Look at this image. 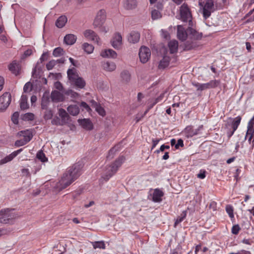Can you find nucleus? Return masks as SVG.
<instances>
[{
  "mask_svg": "<svg viewBox=\"0 0 254 254\" xmlns=\"http://www.w3.org/2000/svg\"><path fill=\"white\" fill-rule=\"evenodd\" d=\"M82 167V163L78 162L68 168L54 188L60 191L70 186L80 176Z\"/></svg>",
  "mask_w": 254,
  "mask_h": 254,
  "instance_id": "nucleus-1",
  "label": "nucleus"
},
{
  "mask_svg": "<svg viewBox=\"0 0 254 254\" xmlns=\"http://www.w3.org/2000/svg\"><path fill=\"white\" fill-rule=\"evenodd\" d=\"M123 163V160H115L107 162L103 170L102 178L105 181H108L117 173Z\"/></svg>",
  "mask_w": 254,
  "mask_h": 254,
  "instance_id": "nucleus-2",
  "label": "nucleus"
},
{
  "mask_svg": "<svg viewBox=\"0 0 254 254\" xmlns=\"http://www.w3.org/2000/svg\"><path fill=\"white\" fill-rule=\"evenodd\" d=\"M199 5L203 6L202 14L205 19L210 17L212 12L223 7L222 4L218 2L217 0H206L204 5L199 2Z\"/></svg>",
  "mask_w": 254,
  "mask_h": 254,
  "instance_id": "nucleus-3",
  "label": "nucleus"
},
{
  "mask_svg": "<svg viewBox=\"0 0 254 254\" xmlns=\"http://www.w3.org/2000/svg\"><path fill=\"white\" fill-rule=\"evenodd\" d=\"M179 12L180 19L184 22H188L189 25L192 26V14L188 5L186 3H184L180 7Z\"/></svg>",
  "mask_w": 254,
  "mask_h": 254,
  "instance_id": "nucleus-4",
  "label": "nucleus"
},
{
  "mask_svg": "<svg viewBox=\"0 0 254 254\" xmlns=\"http://www.w3.org/2000/svg\"><path fill=\"white\" fill-rule=\"evenodd\" d=\"M14 209H3L0 211V223L3 224L10 223L12 220L16 218Z\"/></svg>",
  "mask_w": 254,
  "mask_h": 254,
  "instance_id": "nucleus-5",
  "label": "nucleus"
},
{
  "mask_svg": "<svg viewBox=\"0 0 254 254\" xmlns=\"http://www.w3.org/2000/svg\"><path fill=\"white\" fill-rule=\"evenodd\" d=\"M241 117L239 116L234 119L233 122L231 124L227 123L226 125V128L227 129V134L228 138L231 137L234 132L236 130L241 123Z\"/></svg>",
  "mask_w": 254,
  "mask_h": 254,
  "instance_id": "nucleus-6",
  "label": "nucleus"
},
{
  "mask_svg": "<svg viewBox=\"0 0 254 254\" xmlns=\"http://www.w3.org/2000/svg\"><path fill=\"white\" fill-rule=\"evenodd\" d=\"M11 101L10 93L5 92L0 96V112H4L9 106Z\"/></svg>",
  "mask_w": 254,
  "mask_h": 254,
  "instance_id": "nucleus-7",
  "label": "nucleus"
},
{
  "mask_svg": "<svg viewBox=\"0 0 254 254\" xmlns=\"http://www.w3.org/2000/svg\"><path fill=\"white\" fill-rule=\"evenodd\" d=\"M151 52L150 49L145 46H142L139 50V56L142 63H146L150 59Z\"/></svg>",
  "mask_w": 254,
  "mask_h": 254,
  "instance_id": "nucleus-8",
  "label": "nucleus"
},
{
  "mask_svg": "<svg viewBox=\"0 0 254 254\" xmlns=\"http://www.w3.org/2000/svg\"><path fill=\"white\" fill-rule=\"evenodd\" d=\"M106 18V11L104 9L100 10L93 22L94 26H100L103 24Z\"/></svg>",
  "mask_w": 254,
  "mask_h": 254,
  "instance_id": "nucleus-9",
  "label": "nucleus"
},
{
  "mask_svg": "<svg viewBox=\"0 0 254 254\" xmlns=\"http://www.w3.org/2000/svg\"><path fill=\"white\" fill-rule=\"evenodd\" d=\"M33 135L31 133L29 132H24L23 138L16 141L15 142V145L18 147L23 146L30 141Z\"/></svg>",
  "mask_w": 254,
  "mask_h": 254,
  "instance_id": "nucleus-10",
  "label": "nucleus"
},
{
  "mask_svg": "<svg viewBox=\"0 0 254 254\" xmlns=\"http://www.w3.org/2000/svg\"><path fill=\"white\" fill-rule=\"evenodd\" d=\"M84 36L87 38L88 39L91 40L95 43H96L98 45L100 44L99 42V38L96 33L92 30H86L84 32Z\"/></svg>",
  "mask_w": 254,
  "mask_h": 254,
  "instance_id": "nucleus-11",
  "label": "nucleus"
},
{
  "mask_svg": "<svg viewBox=\"0 0 254 254\" xmlns=\"http://www.w3.org/2000/svg\"><path fill=\"white\" fill-rule=\"evenodd\" d=\"M189 33L188 32V29L186 30L183 26H178L177 37L180 40L182 41H185L187 37L189 36Z\"/></svg>",
  "mask_w": 254,
  "mask_h": 254,
  "instance_id": "nucleus-12",
  "label": "nucleus"
},
{
  "mask_svg": "<svg viewBox=\"0 0 254 254\" xmlns=\"http://www.w3.org/2000/svg\"><path fill=\"white\" fill-rule=\"evenodd\" d=\"M164 192L159 189L154 190L152 194V200L154 202H160L162 200V197L164 195Z\"/></svg>",
  "mask_w": 254,
  "mask_h": 254,
  "instance_id": "nucleus-13",
  "label": "nucleus"
},
{
  "mask_svg": "<svg viewBox=\"0 0 254 254\" xmlns=\"http://www.w3.org/2000/svg\"><path fill=\"white\" fill-rule=\"evenodd\" d=\"M112 46L115 49H119L122 44V37L121 35L117 33L115 34L111 41Z\"/></svg>",
  "mask_w": 254,
  "mask_h": 254,
  "instance_id": "nucleus-14",
  "label": "nucleus"
},
{
  "mask_svg": "<svg viewBox=\"0 0 254 254\" xmlns=\"http://www.w3.org/2000/svg\"><path fill=\"white\" fill-rule=\"evenodd\" d=\"M78 122L83 128L86 130H91L93 128V124L89 119H78Z\"/></svg>",
  "mask_w": 254,
  "mask_h": 254,
  "instance_id": "nucleus-15",
  "label": "nucleus"
},
{
  "mask_svg": "<svg viewBox=\"0 0 254 254\" xmlns=\"http://www.w3.org/2000/svg\"><path fill=\"white\" fill-rule=\"evenodd\" d=\"M220 83L219 80H211L210 82L206 83L201 84L200 91H203L205 89L213 88L217 87Z\"/></svg>",
  "mask_w": 254,
  "mask_h": 254,
  "instance_id": "nucleus-16",
  "label": "nucleus"
},
{
  "mask_svg": "<svg viewBox=\"0 0 254 254\" xmlns=\"http://www.w3.org/2000/svg\"><path fill=\"white\" fill-rule=\"evenodd\" d=\"M188 32H189V37L194 40H199L202 37V33H198L195 29L191 27H189L188 28Z\"/></svg>",
  "mask_w": 254,
  "mask_h": 254,
  "instance_id": "nucleus-17",
  "label": "nucleus"
},
{
  "mask_svg": "<svg viewBox=\"0 0 254 254\" xmlns=\"http://www.w3.org/2000/svg\"><path fill=\"white\" fill-rule=\"evenodd\" d=\"M9 70L15 75L20 73V65L16 61H13L8 65Z\"/></svg>",
  "mask_w": 254,
  "mask_h": 254,
  "instance_id": "nucleus-18",
  "label": "nucleus"
},
{
  "mask_svg": "<svg viewBox=\"0 0 254 254\" xmlns=\"http://www.w3.org/2000/svg\"><path fill=\"white\" fill-rule=\"evenodd\" d=\"M102 66L103 69L109 72H112L116 68V64L112 62H104L102 63Z\"/></svg>",
  "mask_w": 254,
  "mask_h": 254,
  "instance_id": "nucleus-19",
  "label": "nucleus"
},
{
  "mask_svg": "<svg viewBox=\"0 0 254 254\" xmlns=\"http://www.w3.org/2000/svg\"><path fill=\"white\" fill-rule=\"evenodd\" d=\"M67 74L71 83L79 77L77 73L76 69L74 67L68 69Z\"/></svg>",
  "mask_w": 254,
  "mask_h": 254,
  "instance_id": "nucleus-20",
  "label": "nucleus"
},
{
  "mask_svg": "<svg viewBox=\"0 0 254 254\" xmlns=\"http://www.w3.org/2000/svg\"><path fill=\"white\" fill-rule=\"evenodd\" d=\"M127 39L130 43H136L139 40L140 34L138 32L132 31L129 33Z\"/></svg>",
  "mask_w": 254,
  "mask_h": 254,
  "instance_id": "nucleus-21",
  "label": "nucleus"
},
{
  "mask_svg": "<svg viewBox=\"0 0 254 254\" xmlns=\"http://www.w3.org/2000/svg\"><path fill=\"white\" fill-rule=\"evenodd\" d=\"M101 56L103 58H116L117 56V54L112 49H107L102 51L101 53Z\"/></svg>",
  "mask_w": 254,
  "mask_h": 254,
  "instance_id": "nucleus-22",
  "label": "nucleus"
},
{
  "mask_svg": "<svg viewBox=\"0 0 254 254\" xmlns=\"http://www.w3.org/2000/svg\"><path fill=\"white\" fill-rule=\"evenodd\" d=\"M76 39V36L73 34H67L64 38V42L68 45H72L75 43Z\"/></svg>",
  "mask_w": 254,
  "mask_h": 254,
  "instance_id": "nucleus-23",
  "label": "nucleus"
},
{
  "mask_svg": "<svg viewBox=\"0 0 254 254\" xmlns=\"http://www.w3.org/2000/svg\"><path fill=\"white\" fill-rule=\"evenodd\" d=\"M51 98L53 102H60L63 100V95L59 91L54 90L52 92Z\"/></svg>",
  "mask_w": 254,
  "mask_h": 254,
  "instance_id": "nucleus-24",
  "label": "nucleus"
},
{
  "mask_svg": "<svg viewBox=\"0 0 254 254\" xmlns=\"http://www.w3.org/2000/svg\"><path fill=\"white\" fill-rule=\"evenodd\" d=\"M28 97L26 95L22 94L20 101V107L21 110H24L29 108L27 103Z\"/></svg>",
  "mask_w": 254,
  "mask_h": 254,
  "instance_id": "nucleus-25",
  "label": "nucleus"
},
{
  "mask_svg": "<svg viewBox=\"0 0 254 254\" xmlns=\"http://www.w3.org/2000/svg\"><path fill=\"white\" fill-rule=\"evenodd\" d=\"M168 47L169 48L170 53L171 54H174L177 53L178 49V43L176 40L170 41L168 43Z\"/></svg>",
  "mask_w": 254,
  "mask_h": 254,
  "instance_id": "nucleus-26",
  "label": "nucleus"
},
{
  "mask_svg": "<svg viewBox=\"0 0 254 254\" xmlns=\"http://www.w3.org/2000/svg\"><path fill=\"white\" fill-rule=\"evenodd\" d=\"M71 84L77 88L82 89L85 87L86 83L85 80L82 77H79L75 80H74Z\"/></svg>",
  "mask_w": 254,
  "mask_h": 254,
  "instance_id": "nucleus-27",
  "label": "nucleus"
},
{
  "mask_svg": "<svg viewBox=\"0 0 254 254\" xmlns=\"http://www.w3.org/2000/svg\"><path fill=\"white\" fill-rule=\"evenodd\" d=\"M59 114L62 119V121L64 123H66L69 120V116L66 111L62 108H61L59 110Z\"/></svg>",
  "mask_w": 254,
  "mask_h": 254,
  "instance_id": "nucleus-28",
  "label": "nucleus"
},
{
  "mask_svg": "<svg viewBox=\"0 0 254 254\" xmlns=\"http://www.w3.org/2000/svg\"><path fill=\"white\" fill-rule=\"evenodd\" d=\"M67 22V18L64 15L61 16L56 21V25L60 28H63Z\"/></svg>",
  "mask_w": 254,
  "mask_h": 254,
  "instance_id": "nucleus-29",
  "label": "nucleus"
},
{
  "mask_svg": "<svg viewBox=\"0 0 254 254\" xmlns=\"http://www.w3.org/2000/svg\"><path fill=\"white\" fill-rule=\"evenodd\" d=\"M125 7L127 9H132L137 6L136 0H127L124 4Z\"/></svg>",
  "mask_w": 254,
  "mask_h": 254,
  "instance_id": "nucleus-30",
  "label": "nucleus"
},
{
  "mask_svg": "<svg viewBox=\"0 0 254 254\" xmlns=\"http://www.w3.org/2000/svg\"><path fill=\"white\" fill-rule=\"evenodd\" d=\"M68 112L72 116H76L79 114V109L77 105H70L67 108Z\"/></svg>",
  "mask_w": 254,
  "mask_h": 254,
  "instance_id": "nucleus-31",
  "label": "nucleus"
},
{
  "mask_svg": "<svg viewBox=\"0 0 254 254\" xmlns=\"http://www.w3.org/2000/svg\"><path fill=\"white\" fill-rule=\"evenodd\" d=\"M170 63V58L169 57L164 56L163 57L162 60L160 61L159 64L158 65L159 68L163 69L168 66Z\"/></svg>",
  "mask_w": 254,
  "mask_h": 254,
  "instance_id": "nucleus-32",
  "label": "nucleus"
},
{
  "mask_svg": "<svg viewBox=\"0 0 254 254\" xmlns=\"http://www.w3.org/2000/svg\"><path fill=\"white\" fill-rule=\"evenodd\" d=\"M121 77L125 82H128L130 79V74L127 70H124L121 73Z\"/></svg>",
  "mask_w": 254,
  "mask_h": 254,
  "instance_id": "nucleus-33",
  "label": "nucleus"
},
{
  "mask_svg": "<svg viewBox=\"0 0 254 254\" xmlns=\"http://www.w3.org/2000/svg\"><path fill=\"white\" fill-rule=\"evenodd\" d=\"M187 214V211H183L181 215L177 218L176 219L175 224L174 227H176L177 225L179 224L180 223L182 222L186 217Z\"/></svg>",
  "mask_w": 254,
  "mask_h": 254,
  "instance_id": "nucleus-34",
  "label": "nucleus"
},
{
  "mask_svg": "<svg viewBox=\"0 0 254 254\" xmlns=\"http://www.w3.org/2000/svg\"><path fill=\"white\" fill-rule=\"evenodd\" d=\"M21 119L25 121H33L34 119V115L31 113H27L21 116Z\"/></svg>",
  "mask_w": 254,
  "mask_h": 254,
  "instance_id": "nucleus-35",
  "label": "nucleus"
},
{
  "mask_svg": "<svg viewBox=\"0 0 254 254\" xmlns=\"http://www.w3.org/2000/svg\"><path fill=\"white\" fill-rule=\"evenodd\" d=\"M94 249L97 248L105 249L106 246L104 241H96L92 243Z\"/></svg>",
  "mask_w": 254,
  "mask_h": 254,
  "instance_id": "nucleus-36",
  "label": "nucleus"
},
{
  "mask_svg": "<svg viewBox=\"0 0 254 254\" xmlns=\"http://www.w3.org/2000/svg\"><path fill=\"white\" fill-rule=\"evenodd\" d=\"M82 47L84 51L87 54H91L93 51V46L92 45L89 44L88 43H84L82 45Z\"/></svg>",
  "mask_w": 254,
  "mask_h": 254,
  "instance_id": "nucleus-37",
  "label": "nucleus"
},
{
  "mask_svg": "<svg viewBox=\"0 0 254 254\" xmlns=\"http://www.w3.org/2000/svg\"><path fill=\"white\" fill-rule=\"evenodd\" d=\"M121 144H119L116 145H115L114 147L112 148L109 151V154L107 156V158H113L114 157V154L115 153L116 151H117L120 147Z\"/></svg>",
  "mask_w": 254,
  "mask_h": 254,
  "instance_id": "nucleus-38",
  "label": "nucleus"
},
{
  "mask_svg": "<svg viewBox=\"0 0 254 254\" xmlns=\"http://www.w3.org/2000/svg\"><path fill=\"white\" fill-rule=\"evenodd\" d=\"M226 211L229 215V216L231 218H234V208L231 205H227L226 206Z\"/></svg>",
  "mask_w": 254,
  "mask_h": 254,
  "instance_id": "nucleus-39",
  "label": "nucleus"
},
{
  "mask_svg": "<svg viewBox=\"0 0 254 254\" xmlns=\"http://www.w3.org/2000/svg\"><path fill=\"white\" fill-rule=\"evenodd\" d=\"M64 51L63 49L60 47L54 49L53 55L55 57H60L63 55H64Z\"/></svg>",
  "mask_w": 254,
  "mask_h": 254,
  "instance_id": "nucleus-40",
  "label": "nucleus"
},
{
  "mask_svg": "<svg viewBox=\"0 0 254 254\" xmlns=\"http://www.w3.org/2000/svg\"><path fill=\"white\" fill-rule=\"evenodd\" d=\"M151 17L152 19L156 20L161 17V14L158 10L154 9L151 12Z\"/></svg>",
  "mask_w": 254,
  "mask_h": 254,
  "instance_id": "nucleus-41",
  "label": "nucleus"
},
{
  "mask_svg": "<svg viewBox=\"0 0 254 254\" xmlns=\"http://www.w3.org/2000/svg\"><path fill=\"white\" fill-rule=\"evenodd\" d=\"M195 47V44L193 42L190 43L189 41H187L186 43H185L184 45V50L186 51L190 50Z\"/></svg>",
  "mask_w": 254,
  "mask_h": 254,
  "instance_id": "nucleus-42",
  "label": "nucleus"
},
{
  "mask_svg": "<svg viewBox=\"0 0 254 254\" xmlns=\"http://www.w3.org/2000/svg\"><path fill=\"white\" fill-rule=\"evenodd\" d=\"M22 151V149H18L17 151H15L11 153L9 155H6L4 157L3 159H13L15 158L18 153H19Z\"/></svg>",
  "mask_w": 254,
  "mask_h": 254,
  "instance_id": "nucleus-43",
  "label": "nucleus"
},
{
  "mask_svg": "<svg viewBox=\"0 0 254 254\" xmlns=\"http://www.w3.org/2000/svg\"><path fill=\"white\" fill-rule=\"evenodd\" d=\"M202 127V126L201 127H199V128H201ZM186 130L189 131V134L190 136H193L194 135H196L197 134V130H198L199 129H195L194 131L193 129L190 127H188L186 128Z\"/></svg>",
  "mask_w": 254,
  "mask_h": 254,
  "instance_id": "nucleus-44",
  "label": "nucleus"
},
{
  "mask_svg": "<svg viewBox=\"0 0 254 254\" xmlns=\"http://www.w3.org/2000/svg\"><path fill=\"white\" fill-rule=\"evenodd\" d=\"M19 113L18 112H14L11 116V121L15 125L18 123Z\"/></svg>",
  "mask_w": 254,
  "mask_h": 254,
  "instance_id": "nucleus-45",
  "label": "nucleus"
},
{
  "mask_svg": "<svg viewBox=\"0 0 254 254\" xmlns=\"http://www.w3.org/2000/svg\"><path fill=\"white\" fill-rule=\"evenodd\" d=\"M49 101V98L43 96L42 98L41 107L42 109H46Z\"/></svg>",
  "mask_w": 254,
  "mask_h": 254,
  "instance_id": "nucleus-46",
  "label": "nucleus"
},
{
  "mask_svg": "<svg viewBox=\"0 0 254 254\" xmlns=\"http://www.w3.org/2000/svg\"><path fill=\"white\" fill-rule=\"evenodd\" d=\"M65 94L66 95L70 96L71 97H73V98H77L79 96V94L77 93L74 92V91H73L72 90H67L65 92Z\"/></svg>",
  "mask_w": 254,
  "mask_h": 254,
  "instance_id": "nucleus-47",
  "label": "nucleus"
},
{
  "mask_svg": "<svg viewBox=\"0 0 254 254\" xmlns=\"http://www.w3.org/2000/svg\"><path fill=\"white\" fill-rule=\"evenodd\" d=\"M57 64L56 60H51L46 64V68L48 70H51Z\"/></svg>",
  "mask_w": 254,
  "mask_h": 254,
  "instance_id": "nucleus-48",
  "label": "nucleus"
},
{
  "mask_svg": "<svg viewBox=\"0 0 254 254\" xmlns=\"http://www.w3.org/2000/svg\"><path fill=\"white\" fill-rule=\"evenodd\" d=\"M241 230V228L238 224L234 225L231 230L232 233L234 235H238Z\"/></svg>",
  "mask_w": 254,
  "mask_h": 254,
  "instance_id": "nucleus-49",
  "label": "nucleus"
},
{
  "mask_svg": "<svg viewBox=\"0 0 254 254\" xmlns=\"http://www.w3.org/2000/svg\"><path fill=\"white\" fill-rule=\"evenodd\" d=\"M95 110L98 113V114L100 115L103 117H104L106 114L105 110L103 107H102L100 106V105H99V106H97L96 108H95Z\"/></svg>",
  "mask_w": 254,
  "mask_h": 254,
  "instance_id": "nucleus-50",
  "label": "nucleus"
},
{
  "mask_svg": "<svg viewBox=\"0 0 254 254\" xmlns=\"http://www.w3.org/2000/svg\"><path fill=\"white\" fill-rule=\"evenodd\" d=\"M32 85L30 82H27L24 86L23 91L24 92H27L32 90Z\"/></svg>",
  "mask_w": 254,
  "mask_h": 254,
  "instance_id": "nucleus-51",
  "label": "nucleus"
},
{
  "mask_svg": "<svg viewBox=\"0 0 254 254\" xmlns=\"http://www.w3.org/2000/svg\"><path fill=\"white\" fill-rule=\"evenodd\" d=\"M206 172L205 170L201 169L196 175V176L200 179H204L206 177Z\"/></svg>",
  "mask_w": 254,
  "mask_h": 254,
  "instance_id": "nucleus-52",
  "label": "nucleus"
},
{
  "mask_svg": "<svg viewBox=\"0 0 254 254\" xmlns=\"http://www.w3.org/2000/svg\"><path fill=\"white\" fill-rule=\"evenodd\" d=\"M36 159H47L42 150L39 151L36 154Z\"/></svg>",
  "mask_w": 254,
  "mask_h": 254,
  "instance_id": "nucleus-53",
  "label": "nucleus"
},
{
  "mask_svg": "<svg viewBox=\"0 0 254 254\" xmlns=\"http://www.w3.org/2000/svg\"><path fill=\"white\" fill-rule=\"evenodd\" d=\"M48 57H49V53L48 52H45V53H43L41 58H40V61L41 63H42L44 61L47 60Z\"/></svg>",
  "mask_w": 254,
  "mask_h": 254,
  "instance_id": "nucleus-54",
  "label": "nucleus"
},
{
  "mask_svg": "<svg viewBox=\"0 0 254 254\" xmlns=\"http://www.w3.org/2000/svg\"><path fill=\"white\" fill-rule=\"evenodd\" d=\"M54 86L57 89L60 91H62L63 90L62 84L60 81L56 82L54 84Z\"/></svg>",
  "mask_w": 254,
  "mask_h": 254,
  "instance_id": "nucleus-55",
  "label": "nucleus"
},
{
  "mask_svg": "<svg viewBox=\"0 0 254 254\" xmlns=\"http://www.w3.org/2000/svg\"><path fill=\"white\" fill-rule=\"evenodd\" d=\"M184 146V141L182 139H179L178 140L177 142H176V145L175 146L176 149H179L180 147Z\"/></svg>",
  "mask_w": 254,
  "mask_h": 254,
  "instance_id": "nucleus-56",
  "label": "nucleus"
},
{
  "mask_svg": "<svg viewBox=\"0 0 254 254\" xmlns=\"http://www.w3.org/2000/svg\"><path fill=\"white\" fill-rule=\"evenodd\" d=\"M94 28H98L99 30L101 32L107 33L109 31V29H106V27L101 24L100 26H94Z\"/></svg>",
  "mask_w": 254,
  "mask_h": 254,
  "instance_id": "nucleus-57",
  "label": "nucleus"
},
{
  "mask_svg": "<svg viewBox=\"0 0 254 254\" xmlns=\"http://www.w3.org/2000/svg\"><path fill=\"white\" fill-rule=\"evenodd\" d=\"M209 207L210 209H212L213 211H216L217 210V203L215 201L211 202Z\"/></svg>",
  "mask_w": 254,
  "mask_h": 254,
  "instance_id": "nucleus-58",
  "label": "nucleus"
},
{
  "mask_svg": "<svg viewBox=\"0 0 254 254\" xmlns=\"http://www.w3.org/2000/svg\"><path fill=\"white\" fill-rule=\"evenodd\" d=\"M80 106L88 112L91 110L88 105L85 102H82L80 104Z\"/></svg>",
  "mask_w": 254,
  "mask_h": 254,
  "instance_id": "nucleus-59",
  "label": "nucleus"
},
{
  "mask_svg": "<svg viewBox=\"0 0 254 254\" xmlns=\"http://www.w3.org/2000/svg\"><path fill=\"white\" fill-rule=\"evenodd\" d=\"M32 54V51L31 49H28L24 52V54L23 55V58H26L31 55Z\"/></svg>",
  "mask_w": 254,
  "mask_h": 254,
  "instance_id": "nucleus-60",
  "label": "nucleus"
},
{
  "mask_svg": "<svg viewBox=\"0 0 254 254\" xmlns=\"http://www.w3.org/2000/svg\"><path fill=\"white\" fill-rule=\"evenodd\" d=\"M22 173L23 176L28 177H30V176L29 170L27 169H23L22 170Z\"/></svg>",
  "mask_w": 254,
  "mask_h": 254,
  "instance_id": "nucleus-61",
  "label": "nucleus"
},
{
  "mask_svg": "<svg viewBox=\"0 0 254 254\" xmlns=\"http://www.w3.org/2000/svg\"><path fill=\"white\" fill-rule=\"evenodd\" d=\"M163 97H164V94H161L159 96H158L157 98H156L155 99V101L154 102V104H156L157 103L161 101L162 100V99L163 98Z\"/></svg>",
  "mask_w": 254,
  "mask_h": 254,
  "instance_id": "nucleus-62",
  "label": "nucleus"
},
{
  "mask_svg": "<svg viewBox=\"0 0 254 254\" xmlns=\"http://www.w3.org/2000/svg\"><path fill=\"white\" fill-rule=\"evenodd\" d=\"M4 83V79L2 76H0V91L2 89Z\"/></svg>",
  "mask_w": 254,
  "mask_h": 254,
  "instance_id": "nucleus-63",
  "label": "nucleus"
},
{
  "mask_svg": "<svg viewBox=\"0 0 254 254\" xmlns=\"http://www.w3.org/2000/svg\"><path fill=\"white\" fill-rule=\"evenodd\" d=\"M0 40L4 43L7 42V38L5 35H1L0 36Z\"/></svg>",
  "mask_w": 254,
  "mask_h": 254,
  "instance_id": "nucleus-64",
  "label": "nucleus"
}]
</instances>
